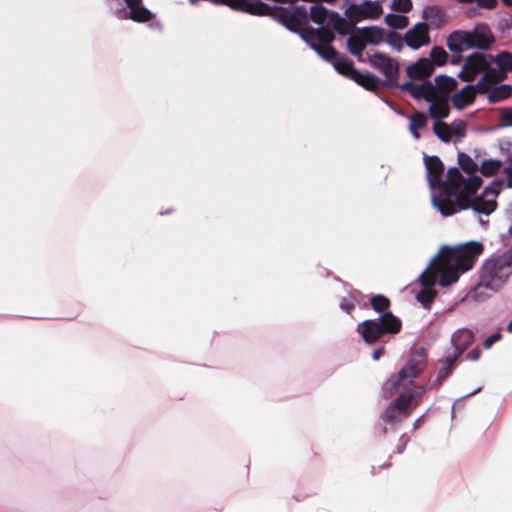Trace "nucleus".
<instances>
[{
	"mask_svg": "<svg viewBox=\"0 0 512 512\" xmlns=\"http://www.w3.org/2000/svg\"><path fill=\"white\" fill-rule=\"evenodd\" d=\"M501 128L512 127V107L504 108L500 114Z\"/></svg>",
	"mask_w": 512,
	"mask_h": 512,
	"instance_id": "obj_48",
	"label": "nucleus"
},
{
	"mask_svg": "<svg viewBox=\"0 0 512 512\" xmlns=\"http://www.w3.org/2000/svg\"><path fill=\"white\" fill-rule=\"evenodd\" d=\"M411 409L405 403L404 397H397L391 401L382 412L380 418L391 427L396 428L401 422L409 417Z\"/></svg>",
	"mask_w": 512,
	"mask_h": 512,
	"instance_id": "obj_11",
	"label": "nucleus"
},
{
	"mask_svg": "<svg viewBox=\"0 0 512 512\" xmlns=\"http://www.w3.org/2000/svg\"><path fill=\"white\" fill-rule=\"evenodd\" d=\"M502 167L501 160L498 159H487L482 162L479 170L484 176H492L496 174Z\"/></svg>",
	"mask_w": 512,
	"mask_h": 512,
	"instance_id": "obj_37",
	"label": "nucleus"
},
{
	"mask_svg": "<svg viewBox=\"0 0 512 512\" xmlns=\"http://www.w3.org/2000/svg\"><path fill=\"white\" fill-rule=\"evenodd\" d=\"M425 388L422 386L414 387L408 394L401 393L398 397H404L406 405L412 410L415 406L419 404L424 393Z\"/></svg>",
	"mask_w": 512,
	"mask_h": 512,
	"instance_id": "obj_34",
	"label": "nucleus"
},
{
	"mask_svg": "<svg viewBox=\"0 0 512 512\" xmlns=\"http://www.w3.org/2000/svg\"><path fill=\"white\" fill-rule=\"evenodd\" d=\"M477 6L483 9H494L497 5V0H476Z\"/></svg>",
	"mask_w": 512,
	"mask_h": 512,
	"instance_id": "obj_54",
	"label": "nucleus"
},
{
	"mask_svg": "<svg viewBox=\"0 0 512 512\" xmlns=\"http://www.w3.org/2000/svg\"><path fill=\"white\" fill-rule=\"evenodd\" d=\"M401 320L391 312H385L375 319H367L359 323L356 331L367 344H374L385 334H396L401 330Z\"/></svg>",
	"mask_w": 512,
	"mask_h": 512,
	"instance_id": "obj_8",
	"label": "nucleus"
},
{
	"mask_svg": "<svg viewBox=\"0 0 512 512\" xmlns=\"http://www.w3.org/2000/svg\"><path fill=\"white\" fill-rule=\"evenodd\" d=\"M460 62H461V56H460V55H459V56H457V57H454V58L451 60V64H452V65H458V64H460Z\"/></svg>",
	"mask_w": 512,
	"mask_h": 512,
	"instance_id": "obj_62",
	"label": "nucleus"
},
{
	"mask_svg": "<svg viewBox=\"0 0 512 512\" xmlns=\"http://www.w3.org/2000/svg\"><path fill=\"white\" fill-rule=\"evenodd\" d=\"M357 36L361 38L365 44L379 45L385 40V32L378 26L362 27L354 30Z\"/></svg>",
	"mask_w": 512,
	"mask_h": 512,
	"instance_id": "obj_20",
	"label": "nucleus"
},
{
	"mask_svg": "<svg viewBox=\"0 0 512 512\" xmlns=\"http://www.w3.org/2000/svg\"><path fill=\"white\" fill-rule=\"evenodd\" d=\"M473 336L471 333L467 331H463L458 335H454L452 337V342L454 344V352L447 357H455V361L457 358L467 349V347L472 342Z\"/></svg>",
	"mask_w": 512,
	"mask_h": 512,
	"instance_id": "obj_28",
	"label": "nucleus"
},
{
	"mask_svg": "<svg viewBox=\"0 0 512 512\" xmlns=\"http://www.w3.org/2000/svg\"><path fill=\"white\" fill-rule=\"evenodd\" d=\"M313 51H315L320 58L331 63L335 71L339 74L352 80L359 77V70L356 69L353 63L347 58L338 57V53L332 44L313 47Z\"/></svg>",
	"mask_w": 512,
	"mask_h": 512,
	"instance_id": "obj_10",
	"label": "nucleus"
},
{
	"mask_svg": "<svg viewBox=\"0 0 512 512\" xmlns=\"http://www.w3.org/2000/svg\"><path fill=\"white\" fill-rule=\"evenodd\" d=\"M339 306H340L341 310L347 312L348 314H350L355 307L350 296L348 298H346V297L342 298L339 303Z\"/></svg>",
	"mask_w": 512,
	"mask_h": 512,
	"instance_id": "obj_50",
	"label": "nucleus"
},
{
	"mask_svg": "<svg viewBox=\"0 0 512 512\" xmlns=\"http://www.w3.org/2000/svg\"><path fill=\"white\" fill-rule=\"evenodd\" d=\"M424 164L427 171L429 187L431 190H435L437 186H441L444 165L441 159L436 155H424Z\"/></svg>",
	"mask_w": 512,
	"mask_h": 512,
	"instance_id": "obj_16",
	"label": "nucleus"
},
{
	"mask_svg": "<svg viewBox=\"0 0 512 512\" xmlns=\"http://www.w3.org/2000/svg\"><path fill=\"white\" fill-rule=\"evenodd\" d=\"M503 172L507 175V187L512 188V166H506Z\"/></svg>",
	"mask_w": 512,
	"mask_h": 512,
	"instance_id": "obj_55",
	"label": "nucleus"
},
{
	"mask_svg": "<svg viewBox=\"0 0 512 512\" xmlns=\"http://www.w3.org/2000/svg\"><path fill=\"white\" fill-rule=\"evenodd\" d=\"M489 64H492L491 54L480 52L472 53L465 60V68H468L474 75L482 73Z\"/></svg>",
	"mask_w": 512,
	"mask_h": 512,
	"instance_id": "obj_22",
	"label": "nucleus"
},
{
	"mask_svg": "<svg viewBox=\"0 0 512 512\" xmlns=\"http://www.w3.org/2000/svg\"><path fill=\"white\" fill-rule=\"evenodd\" d=\"M507 331H508L509 333H512V320H511V321L508 323V325H507Z\"/></svg>",
	"mask_w": 512,
	"mask_h": 512,
	"instance_id": "obj_64",
	"label": "nucleus"
},
{
	"mask_svg": "<svg viewBox=\"0 0 512 512\" xmlns=\"http://www.w3.org/2000/svg\"><path fill=\"white\" fill-rule=\"evenodd\" d=\"M301 23L297 22L295 19H290L287 21V23H284V27L300 36V33L302 32V29L299 28V25Z\"/></svg>",
	"mask_w": 512,
	"mask_h": 512,
	"instance_id": "obj_53",
	"label": "nucleus"
},
{
	"mask_svg": "<svg viewBox=\"0 0 512 512\" xmlns=\"http://www.w3.org/2000/svg\"><path fill=\"white\" fill-rule=\"evenodd\" d=\"M435 292L432 290V288H426V287H423V289H421L417 295H416V299L424 306V307H429L430 304L432 303L434 297H435Z\"/></svg>",
	"mask_w": 512,
	"mask_h": 512,
	"instance_id": "obj_43",
	"label": "nucleus"
},
{
	"mask_svg": "<svg viewBox=\"0 0 512 512\" xmlns=\"http://www.w3.org/2000/svg\"><path fill=\"white\" fill-rule=\"evenodd\" d=\"M384 22L394 30L404 29L409 25V18L404 14L388 13Z\"/></svg>",
	"mask_w": 512,
	"mask_h": 512,
	"instance_id": "obj_33",
	"label": "nucleus"
},
{
	"mask_svg": "<svg viewBox=\"0 0 512 512\" xmlns=\"http://www.w3.org/2000/svg\"><path fill=\"white\" fill-rule=\"evenodd\" d=\"M381 2L382 0H363L355 3L353 0H343L341 9L344 10V18L337 19L345 23L349 34L354 32L357 23L366 19H378L383 13Z\"/></svg>",
	"mask_w": 512,
	"mask_h": 512,
	"instance_id": "obj_7",
	"label": "nucleus"
},
{
	"mask_svg": "<svg viewBox=\"0 0 512 512\" xmlns=\"http://www.w3.org/2000/svg\"><path fill=\"white\" fill-rule=\"evenodd\" d=\"M466 32L469 34V49L487 50L495 42V37L486 23H478Z\"/></svg>",
	"mask_w": 512,
	"mask_h": 512,
	"instance_id": "obj_14",
	"label": "nucleus"
},
{
	"mask_svg": "<svg viewBox=\"0 0 512 512\" xmlns=\"http://www.w3.org/2000/svg\"><path fill=\"white\" fill-rule=\"evenodd\" d=\"M422 18L434 29H440L448 20L444 9L438 5H428L423 8Z\"/></svg>",
	"mask_w": 512,
	"mask_h": 512,
	"instance_id": "obj_19",
	"label": "nucleus"
},
{
	"mask_svg": "<svg viewBox=\"0 0 512 512\" xmlns=\"http://www.w3.org/2000/svg\"><path fill=\"white\" fill-rule=\"evenodd\" d=\"M448 128L451 131L452 136L458 139L463 138L466 135V123L461 119H456L451 124H448Z\"/></svg>",
	"mask_w": 512,
	"mask_h": 512,
	"instance_id": "obj_42",
	"label": "nucleus"
},
{
	"mask_svg": "<svg viewBox=\"0 0 512 512\" xmlns=\"http://www.w3.org/2000/svg\"><path fill=\"white\" fill-rule=\"evenodd\" d=\"M465 14L468 18H474L479 14V7H469Z\"/></svg>",
	"mask_w": 512,
	"mask_h": 512,
	"instance_id": "obj_57",
	"label": "nucleus"
},
{
	"mask_svg": "<svg viewBox=\"0 0 512 512\" xmlns=\"http://www.w3.org/2000/svg\"><path fill=\"white\" fill-rule=\"evenodd\" d=\"M413 7L411 0H393L391 8L400 13H408Z\"/></svg>",
	"mask_w": 512,
	"mask_h": 512,
	"instance_id": "obj_47",
	"label": "nucleus"
},
{
	"mask_svg": "<svg viewBox=\"0 0 512 512\" xmlns=\"http://www.w3.org/2000/svg\"><path fill=\"white\" fill-rule=\"evenodd\" d=\"M458 164L460 168L468 175L474 174L479 167L477 163L466 153H458Z\"/></svg>",
	"mask_w": 512,
	"mask_h": 512,
	"instance_id": "obj_35",
	"label": "nucleus"
},
{
	"mask_svg": "<svg viewBox=\"0 0 512 512\" xmlns=\"http://www.w3.org/2000/svg\"><path fill=\"white\" fill-rule=\"evenodd\" d=\"M432 129L436 137L444 143H449L453 138L448 124L445 122H435Z\"/></svg>",
	"mask_w": 512,
	"mask_h": 512,
	"instance_id": "obj_38",
	"label": "nucleus"
},
{
	"mask_svg": "<svg viewBox=\"0 0 512 512\" xmlns=\"http://www.w3.org/2000/svg\"><path fill=\"white\" fill-rule=\"evenodd\" d=\"M476 76L477 75H474L468 68H465V64L463 65L462 70L458 73V78L467 82L473 81Z\"/></svg>",
	"mask_w": 512,
	"mask_h": 512,
	"instance_id": "obj_52",
	"label": "nucleus"
},
{
	"mask_svg": "<svg viewBox=\"0 0 512 512\" xmlns=\"http://www.w3.org/2000/svg\"><path fill=\"white\" fill-rule=\"evenodd\" d=\"M426 366V353L423 348L413 353L407 360L406 364L398 371L397 374L391 376L381 389L382 397L391 398L397 392L406 390L415 378L422 372Z\"/></svg>",
	"mask_w": 512,
	"mask_h": 512,
	"instance_id": "obj_5",
	"label": "nucleus"
},
{
	"mask_svg": "<svg viewBox=\"0 0 512 512\" xmlns=\"http://www.w3.org/2000/svg\"><path fill=\"white\" fill-rule=\"evenodd\" d=\"M483 252V244L471 241L456 247L444 245L438 254L431 258L418 281L423 287L432 288L436 283L448 287L457 282L458 272H466L475 264Z\"/></svg>",
	"mask_w": 512,
	"mask_h": 512,
	"instance_id": "obj_1",
	"label": "nucleus"
},
{
	"mask_svg": "<svg viewBox=\"0 0 512 512\" xmlns=\"http://www.w3.org/2000/svg\"><path fill=\"white\" fill-rule=\"evenodd\" d=\"M512 93V87L509 84H502L500 86L494 87L488 93V101L489 103H497L508 98Z\"/></svg>",
	"mask_w": 512,
	"mask_h": 512,
	"instance_id": "obj_32",
	"label": "nucleus"
},
{
	"mask_svg": "<svg viewBox=\"0 0 512 512\" xmlns=\"http://www.w3.org/2000/svg\"><path fill=\"white\" fill-rule=\"evenodd\" d=\"M449 100L435 99L429 103L428 113L435 122H443L449 116Z\"/></svg>",
	"mask_w": 512,
	"mask_h": 512,
	"instance_id": "obj_26",
	"label": "nucleus"
},
{
	"mask_svg": "<svg viewBox=\"0 0 512 512\" xmlns=\"http://www.w3.org/2000/svg\"><path fill=\"white\" fill-rule=\"evenodd\" d=\"M480 391H481V387H478V388H476L475 390H473L472 392L467 393V394L463 395L462 397H460V398L458 399V401L463 400V399H466V398H468V397H470V396H473V395H475V394L479 393Z\"/></svg>",
	"mask_w": 512,
	"mask_h": 512,
	"instance_id": "obj_60",
	"label": "nucleus"
},
{
	"mask_svg": "<svg viewBox=\"0 0 512 512\" xmlns=\"http://www.w3.org/2000/svg\"><path fill=\"white\" fill-rule=\"evenodd\" d=\"M424 417V415H421L419 418H417L413 423V429H417L420 426L421 420Z\"/></svg>",
	"mask_w": 512,
	"mask_h": 512,
	"instance_id": "obj_61",
	"label": "nucleus"
},
{
	"mask_svg": "<svg viewBox=\"0 0 512 512\" xmlns=\"http://www.w3.org/2000/svg\"><path fill=\"white\" fill-rule=\"evenodd\" d=\"M492 86L493 83L489 82L486 77L482 76L476 84H472V90L475 94L476 92L479 94H486L491 91Z\"/></svg>",
	"mask_w": 512,
	"mask_h": 512,
	"instance_id": "obj_45",
	"label": "nucleus"
},
{
	"mask_svg": "<svg viewBox=\"0 0 512 512\" xmlns=\"http://www.w3.org/2000/svg\"><path fill=\"white\" fill-rule=\"evenodd\" d=\"M491 63H495L506 78L507 74L512 72V53L509 51H500L496 55H491Z\"/></svg>",
	"mask_w": 512,
	"mask_h": 512,
	"instance_id": "obj_29",
	"label": "nucleus"
},
{
	"mask_svg": "<svg viewBox=\"0 0 512 512\" xmlns=\"http://www.w3.org/2000/svg\"><path fill=\"white\" fill-rule=\"evenodd\" d=\"M469 34L464 30H455L447 37V47L452 53L461 54L468 48Z\"/></svg>",
	"mask_w": 512,
	"mask_h": 512,
	"instance_id": "obj_21",
	"label": "nucleus"
},
{
	"mask_svg": "<svg viewBox=\"0 0 512 512\" xmlns=\"http://www.w3.org/2000/svg\"><path fill=\"white\" fill-rule=\"evenodd\" d=\"M448 53L441 46H434L430 51L429 60L434 64V66L441 67L445 65L448 61Z\"/></svg>",
	"mask_w": 512,
	"mask_h": 512,
	"instance_id": "obj_36",
	"label": "nucleus"
},
{
	"mask_svg": "<svg viewBox=\"0 0 512 512\" xmlns=\"http://www.w3.org/2000/svg\"><path fill=\"white\" fill-rule=\"evenodd\" d=\"M290 9L291 14L293 15V18L301 23L302 21L306 20L308 17V11L307 8L304 5L301 6H291L288 7Z\"/></svg>",
	"mask_w": 512,
	"mask_h": 512,
	"instance_id": "obj_46",
	"label": "nucleus"
},
{
	"mask_svg": "<svg viewBox=\"0 0 512 512\" xmlns=\"http://www.w3.org/2000/svg\"><path fill=\"white\" fill-rule=\"evenodd\" d=\"M371 306L374 311L378 313H385L390 305V301L387 297L383 295H375L370 299Z\"/></svg>",
	"mask_w": 512,
	"mask_h": 512,
	"instance_id": "obj_39",
	"label": "nucleus"
},
{
	"mask_svg": "<svg viewBox=\"0 0 512 512\" xmlns=\"http://www.w3.org/2000/svg\"><path fill=\"white\" fill-rule=\"evenodd\" d=\"M482 73V76L486 77V79L493 84L496 82H501L506 79L504 75L500 72L498 67H493L491 66V64L485 67Z\"/></svg>",
	"mask_w": 512,
	"mask_h": 512,
	"instance_id": "obj_41",
	"label": "nucleus"
},
{
	"mask_svg": "<svg viewBox=\"0 0 512 512\" xmlns=\"http://www.w3.org/2000/svg\"><path fill=\"white\" fill-rule=\"evenodd\" d=\"M349 296L354 304L357 303L359 306L366 305L365 296L359 290L350 291Z\"/></svg>",
	"mask_w": 512,
	"mask_h": 512,
	"instance_id": "obj_49",
	"label": "nucleus"
},
{
	"mask_svg": "<svg viewBox=\"0 0 512 512\" xmlns=\"http://www.w3.org/2000/svg\"><path fill=\"white\" fill-rule=\"evenodd\" d=\"M511 274V254H502L497 258L487 260L480 270L478 283L469 292L468 296L475 301H484L490 296L489 293L484 291L497 292L507 282Z\"/></svg>",
	"mask_w": 512,
	"mask_h": 512,
	"instance_id": "obj_4",
	"label": "nucleus"
},
{
	"mask_svg": "<svg viewBox=\"0 0 512 512\" xmlns=\"http://www.w3.org/2000/svg\"><path fill=\"white\" fill-rule=\"evenodd\" d=\"M440 368L438 369L436 378L430 383L429 389L437 388L452 374L455 364V357H446L440 360Z\"/></svg>",
	"mask_w": 512,
	"mask_h": 512,
	"instance_id": "obj_25",
	"label": "nucleus"
},
{
	"mask_svg": "<svg viewBox=\"0 0 512 512\" xmlns=\"http://www.w3.org/2000/svg\"><path fill=\"white\" fill-rule=\"evenodd\" d=\"M384 354V347H379L378 349L374 350L372 353V359L373 360H379L380 357Z\"/></svg>",
	"mask_w": 512,
	"mask_h": 512,
	"instance_id": "obj_58",
	"label": "nucleus"
},
{
	"mask_svg": "<svg viewBox=\"0 0 512 512\" xmlns=\"http://www.w3.org/2000/svg\"><path fill=\"white\" fill-rule=\"evenodd\" d=\"M367 62L386 77L385 80L394 81L398 75V63L381 52H367Z\"/></svg>",
	"mask_w": 512,
	"mask_h": 512,
	"instance_id": "obj_12",
	"label": "nucleus"
},
{
	"mask_svg": "<svg viewBox=\"0 0 512 512\" xmlns=\"http://www.w3.org/2000/svg\"><path fill=\"white\" fill-rule=\"evenodd\" d=\"M386 43L395 49L397 52H400L405 44L404 36L402 37L399 33L390 31L386 36Z\"/></svg>",
	"mask_w": 512,
	"mask_h": 512,
	"instance_id": "obj_40",
	"label": "nucleus"
},
{
	"mask_svg": "<svg viewBox=\"0 0 512 512\" xmlns=\"http://www.w3.org/2000/svg\"><path fill=\"white\" fill-rule=\"evenodd\" d=\"M458 82L454 77L440 74L434 78L432 93L435 99L449 100L450 92L455 90Z\"/></svg>",
	"mask_w": 512,
	"mask_h": 512,
	"instance_id": "obj_17",
	"label": "nucleus"
},
{
	"mask_svg": "<svg viewBox=\"0 0 512 512\" xmlns=\"http://www.w3.org/2000/svg\"><path fill=\"white\" fill-rule=\"evenodd\" d=\"M404 42L412 50H418L430 43L428 24L418 22L404 34Z\"/></svg>",
	"mask_w": 512,
	"mask_h": 512,
	"instance_id": "obj_15",
	"label": "nucleus"
},
{
	"mask_svg": "<svg viewBox=\"0 0 512 512\" xmlns=\"http://www.w3.org/2000/svg\"><path fill=\"white\" fill-rule=\"evenodd\" d=\"M476 98V94L472 90V84L465 85L460 91L450 96L454 107L458 110H463L471 105Z\"/></svg>",
	"mask_w": 512,
	"mask_h": 512,
	"instance_id": "obj_23",
	"label": "nucleus"
},
{
	"mask_svg": "<svg viewBox=\"0 0 512 512\" xmlns=\"http://www.w3.org/2000/svg\"><path fill=\"white\" fill-rule=\"evenodd\" d=\"M111 12L119 19H132L135 22H146L153 17L149 9L143 6L142 0H107Z\"/></svg>",
	"mask_w": 512,
	"mask_h": 512,
	"instance_id": "obj_9",
	"label": "nucleus"
},
{
	"mask_svg": "<svg viewBox=\"0 0 512 512\" xmlns=\"http://www.w3.org/2000/svg\"><path fill=\"white\" fill-rule=\"evenodd\" d=\"M237 9L253 15H267L271 10L269 5L259 0H241Z\"/></svg>",
	"mask_w": 512,
	"mask_h": 512,
	"instance_id": "obj_27",
	"label": "nucleus"
},
{
	"mask_svg": "<svg viewBox=\"0 0 512 512\" xmlns=\"http://www.w3.org/2000/svg\"><path fill=\"white\" fill-rule=\"evenodd\" d=\"M403 439H404V435H402V436H401V438H400L401 443H400V444H398V445H397V448H396V452H397L398 454H402V453H403V451H404V449H405V446H406L407 441H403Z\"/></svg>",
	"mask_w": 512,
	"mask_h": 512,
	"instance_id": "obj_59",
	"label": "nucleus"
},
{
	"mask_svg": "<svg viewBox=\"0 0 512 512\" xmlns=\"http://www.w3.org/2000/svg\"><path fill=\"white\" fill-rule=\"evenodd\" d=\"M501 338L502 334L500 332H495L484 340L483 347L485 349H489L495 342L499 341Z\"/></svg>",
	"mask_w": 512,
	"mask_h": 512,
	"instance_id": "obj_51",
	"label": "nucleus"
},
{
	"mask_svg": "<svg viewBox=\"0 0 512 512\" xmlns=\"http://www.w3.org/2000/svg\"><path fill=\"white\" fill-rule=\"evenodd\" d=\"M421 83H416L415 80L410 79L402 84L393 81V86L400 88L403 92L409 94L415 100H425L430 103L434 100L432 93L433 82L430 80H421Z\"/></svg>",
	"mask_w": 512,
	"mask_h": 512,
	"instance_id": "obj_13",
	"label": "nucleus"
},
{
	"mask_svg": "<svg viewBox=\"0 0 512 512\" xmlns=\"http://www.w3.org/2000/svg\"><path fill=\"white\" fill-rule=\"evenodd\" d=\"M409 131L414 139L419 140L420 134L419 129L424 128L427 125V117L423 112H417L410 117Z\"/></svg>",
	"mask_w": 512,
	"mask_h": 512,
	"instance_id": "obj_30",
	"label": "nucleus"
},
{
	"mask_svg": "<svg viewBox=\"0 0 512 512\" xmlns=\"http://www.w3.org/2000/svg\"><path fill=\"white\" fill-rule=\"evenodd\" d=\"M349 38L347 39V50L354 56L357 57V59L361 62H364L365 60L362 58L363 51L365 49V43H359L357 38L356 32H351L347 34Z\"/></svg>",
	"mask_w": 512,
	"mask_h": 512,
	"instance_id": "obj_31",
	"label": "nucleus"
},
{
	"mask_svg": "<svg viewBox=\"0 0 512 512\" xmlns=\"http://www.w3.org/2000/svg\"><path fill=\"white\" fill-rule=\"evenodd\" d=\"M353 80L366 90H374L379 86H393V81L383 80L370 72L359 71V77Z\"/></svg>",
	"mask_w": 512,
	"mask_h": 512,
	"instance_id": "obj_24",
	"label": "nucleus"
},
{
	"mask_svg": "<svg viewBox=\"0 0 512 512\" xmlns=\"http://www.w3.org/2000/svg\"><path fill=\"white\" fill-rule=\"evenodd\" d=\"M483 181L480 176L471 174L464 178L457 192V200L455 203L456 213L461 210L471 209L478 223L484 228L488 227V217L497 208V197L503 185L502 179L493 180L484 188L480 196H475Z\"/></svg>",
	"mask_w": 512,
	"mask_h": 512,
	"instance_id": "obj_2",
	"label": "nucleus"
},
{
	"mask_svg": "<svg viewBox=\"0 0 512 512\" xmlns=\"http://www.w3.org/2000/svg\"><path fill=\"white\" fill-rule=\"evenodd\" d=\"M309 17L312 22L318 24V28L307 26L302 29L300 38L313 50V47L332 44L335 40V33L346 36L348 30L345 23L337 18H344L338 12L331 11L322 5H312L309 10Z\"/></svg>",
	"mask_w": 512,
	"mask_h": 512,
	"instance_id": "obj_3",
	"label": "nucleus"
},
{
	"mask_svg": "<svg viewBox=\"0 0 512 512\" xmlns=\"http://www.w3.org/2000/svg\"><path fill=\"white\" fill-rule=\"evenodd\" d=\"M481 356V351L479 349H474L466 355V358L470 361H477Z\"/></svg>",
	"mask_w": 512,
	"mask_h": 512,
	"instance_id": "obj_56",
	"label": "nucleus"
},
{
	"mask_svg": "<svg viewBox=\"0 0 512 512\" xmlns=\"http://www.w3.org/2000/svg\"><path fill=\"white\" fill-rule=\"evenodd\" d=\"M505 215L508 219H512V205L506 210Z\"/></svg>",
	"mask_w": 512,
	"mask_h": 512,
	"instance_id": "obj_63",
	"label": "nucleus"
},
{
	"mask_svg": "<svg viewBox=\"0 0 512 512\" xmlns=\"http://www.w3.org/2000/svg\"><path fill=\"white\" fill-rule=\"evenodd\" d=\"M435 70L434 64L429 58H420L406 68L407 76L412 80H429Z\"/></svg>",
	"mask_w": 512,
	"mask_h": 512,
	"instance_id": "obj_18",
	"label": "nucleus"
},
{
	"mask_svg": "<svg viewBox=\"0 0 512 512\" xmlns=\"http://www.w3.org/2000/svg\"><path fill=\"white\" fill-rule=\"evenodd\" d=\"M274 10L273 17L283 26L288 20L294 19L288 7H274Z\"/></svg>",
	"mask_w": 512,
	"mask_h": 512,
	"instance_id": "obj_44",
	"label": "nucleus"
},
{
	"mask_svg": "<svg viewBox=\"0 0 512 512\" xmlns=\"http://www.w3.org/2000/svg\"><path fill=\"white\" fill-rule=\"evenodd\" d=\"M464 178L458 167H451L447 171L446 180H441V186H437L440 190L439 195L432 193V206L437 209L442 216L448 217L456 213L453 200H457V188H460Z\"/></svg>",
	"mask_w": 512,
	"mask_h": 512,
	"instance_id": "obj_6",
	"label": "nucleus"
}]
</instances>
